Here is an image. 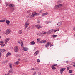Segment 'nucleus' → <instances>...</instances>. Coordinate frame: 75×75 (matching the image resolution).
<instances>
[{"label":"nucleus","mask_w":75,"mask_h":75,"mask_svg":"<svg viewBox=\"0 0 75 75\" xmlns=\"http://www.w3.org/2000/svg\"><path fill=\"white\" fill-rule=\"evenodd\" d=\"M46 34H47V32H40L38 34V35H39V36H41V37H42V36H44V35Z\"/></svg>","instance_id":"f257e3e1"},{"label":"nucleus","mask_w":75,"mask_h":75,"mask_svg":"<svg viewBox=\"0 0 75 75\" xmlns=\"http://www.w3.org/2000/svg\"><path fill=\"white\" fill-rule=\"evenodd\" d=\"M10 32H11V30L10 29H8L6 30L5 34H6V35H8V34H9V33H10Z\"/></svg>","instance_id":"f03ea898"},{"label":"nucleus","mask_w":75,"mask_h":75,"mask_svg":"<svg viewBox=\"0 0 75 75\" xmlns=\"http://www.w3.org/2000/svg\"><path fill=\"white\" fill-rule=\"evenodd\" d=\"M10 40V38H6L5 40V44H7V42H8Z\"/></svg>","instance_id":"7ed1b4c3"},{"label":"nucleus","mask_w":75,"mask_h":75,"mask_svg":"<svg viewBox=\"0 0 75 75\" xmlns=\"http://www.w3.org/2000/svg\"><path fill=\"white\" fill-rule=\"evenodd\" d=\"M14 51L15 52H17L18 51V47L17 46L15 47Z\"/></svg>","instance_id":"20e7f679"},{"label":"nucleus","mask_w":75,"mask_h":75,"mask_svg":"<svg viewBox=\"0 0 75 75\" xmlns=\"http://www.w3.org/2000/svg\"><path fill=\"white\" fill-rule=\"evenodd\" d=\"M62 5V4H59L57 5H56L55 7V8H59L60 7H61Z\"/></svg>","instance_id":"39448f33"},{"label":"nucleus","mask_w":75,"mask_h":75,"mask_svg":"<svg viewBox=\"0 0 75 75\" xmlns=\"http://www.w3.org/2000/svg\"><path fill=\"white\" fill-rule=\"evenodd\" d=\"M66 69V68H61L60 70V74H62V73H63V71H65Z\"/></svg>","instance_id":"423d86ee"},{"label":"nucleus","mask_w":75,"mask_h":75,"mask_svg":"<svg viewBox=\"0 0 75 75\" xmlns=\"http://www.w3.org/2000/svg\"><path fill=\"white\" fill-rule=\"evenodd\" d=\"M54 31V29H51L48 32H47V34H50L51 33H53Z\"/></svg>","instance_id":"0eeeda50"},{"label":"nucleus","mask_w":75,"mask_h":75,"mask_svg":"<svg viewBox=\"0 0 75 75\" xmlns=\"http://www.w3.org/2000/svg\"><path fill=\"white\" fill-rule=\"evenodd\" d=\"M35 27L38 29H39V28H42V26L40 25H35Z\"/></svg>","instance_id":"6e6552de"},{"label":"nucleus","mask_w":75,"mask_h":75,"mask_svg":"<svg viewBox=\"0 0 75 75\" xmlns=\"http://www.w3.org/2000/svg\"><path fill=\"white\" fill-rule=\"evenodd\" d=\"M62 24V22H60L57 23V25L58 26V27H60Z\"/></svg>","instance_id":"1a4fd4ad"},{"label":"nucleus","mask_w":75,"mask_h":75,"mask_svg":"<svg viewBox=\"0 0 75 75\" xmlns=\"http://www.w3.org/2000/svg\"><path fill=\"white\" fill-rule=\"evenodd\" d=\"M36 12H34L32 13V15H31L32 17H34L35 16H36Z\"/></svg>","instance_id":"9d476101"},{"label":"nucleus","mask_w":75,"mask_h":75,"mask_svg":"<svg viewBox=\"0 0 75 75\" xmlns=\"http://www.w3.org/2000/svg\"><path fill=\"white\" fill-rule=\"evenodd\" d=\"M29 23H27V22H26L24 25L25 27H27L29 25Z\"/></svg>","instance_id":"9b49d317"},{"label":"nucleus","mask_w":75,"mask_h":75,"mask_svg":"<svg viewBox=\"0 0 75 75\" xmlns=\"http://www.w3.org/2000/svg\"><path fill=\"white\" fill-rule=\"evenodd\" d=\"M38 53H39V51L37 50L34 53V56H36L38 54Z\"/></svg>","instance_id":"f8f14e48"},{"label":"nucleus","mask_w":75,"mask_h":75,"mask_svg":"<svg viewBox=\"0 0 75 75\" xmlns=\"http://www.w3.org/2000/svg\"><path fill=\"white\" fill-rule=\"evenodd\" d=\"M18 43L19 44H21V47H23V42H20V41H19L18 42Z\"/></svg>","instance_id":"ddd939ff"},{"label":"nucleus","mask_w":75,"mask_h":75,"mask_svg":"<svg viewBox=\"0 0 75 75\" xmlns=\"http://www.w3.org/2000/svg\"><path fill=\"white\" fill-rule=\"evenodd\" d=\"M23 50L24 51H28V48L27 47H24L23 48Z\"/></svg>","instance_id":"4468645a"},{"label":"nucleus","mask_w":75,"mask_h":75,"mask_svg":"<svg viewBox=\"0 0 75 75\" xmlns=\"http://www.w3.org/2000/svg\"><path fill=\"white\" fill-rule=\"evenodd\" d=\"M6 24H10V22L8 20H7V19H6Z\"/></svg>","instance_id":"2eb2a0df"},{"label":"nucleus","mask_w":75,"mask_h":75,"mask_svg":"<svg viewBox=\"0 0 75 75\" xmlns=\"http://www.w3.org/2000/svg\"><path fill=\"white\" fill-rule=\"evenodd\" d=\"M9 7H14V5L13 4H10L9 5Z\"/></svg>","instance_id":"dca6fc26"},{"label":"nucleus","mask_w":75,"mask_h":75,"mask_svg":"<svg viewBox=\"0 0 75 75\" xmlns=\"http://www.w3.org/2000/svg\"><path fill=\"white\" fill-rule=\"evenodd\" d=\"M45 42H46V40H42L40 42V43H45Z\"/></svg>","instance_id":"f3484780"},{"label":"nucleus","mask_w":75,"mask_h":75,"mask_svg":"<svg viewBox=\"0 0 75 75\" xmlns=\"http://www.w3.org/2000/svg\"><path fill=\"white\" fill-rule=\"evenodd\" d=\"M9 55H11V53H9V52H8L6 54V56L7 57H8Z\"/></svg>","instance_id":"a211bd4d"},{"label":"nucleus","mask_w":75,"mask_h":75,"mask_svg":"<svg viewBox=\"0 0 75 75\" xmlns=\"http://www.w3.org/2000/svg\"><path fill=\"white\" fill-rule=\"evenodd\" d=\"M51 68L52 69H53V70H55V69H56V68L54 67V66H52L51 67Z\"/></svg>","instance_id":"6ab92c4d"},{"label":"nucleus","mask_w":75,"mask_h":75,"mask_svg":"<svg viewBox=\"0 0 75 75\" xmlns=\"http://www.w3.org/2000/svg\"><path fill=\"white\" fill-rule=\"evenodd\" d=\"M49 45H50V43H49V42H48L47 43V44L45 45V47H46V48H47V47H48Z\"/></svg>","instance_id":"aec40b11"},{"label":"nucleus","mask_w":75,"mask_h":75,"mask_svg":"<svg viewBox=\"0 0 75 75\" xmlns=\"http://www.w3.org/2000/svg\"><path fill=\"white\" fill-rule=\"evenodd\" d=\"M8 72L9 73H13V72H14V71L12 69H11L8 71Z\"/></svg>","instance_id":"412c9836"},{"label":"nucleus","mask_w":75,"mask_h":75,"mask_svg":"<svg viewBox=\"0 0 75 75\" xmlns=\"http://www.w3.org/2000/svg\"><path fill=\"white\" fill-rule=\"evenodd\" d=\"M51 23V21H46L45 22L46 24H50V23Z\"/></svg>","instance_id":"4be33fe9"},{"label":"nucleus","mask_w":75,"mask_h":75,"mask_svg":"<svg viewBox=\"0 0 75 75\" xmlns=\"http://www.w3.org/2000/svg\"><path fill=\"white\" fill-rule=\"evenodd\" d=\"M6 21V20H0V23H4Z\"/></svg>","instance_id":"5701e85b"},{"label":"nucleus","mask_w":75,"mask_h":75,"mask_svg":"<svg viewBox=\"0 0 75 75\" xmlns=\"http://www.w3.org/2000/svg\"><path fill=\"white\" fill-rule=\"evenodd\" d=\"M0 45H1V47H4V46H5V44L3 43H0Z\"/></svg>","instance_id":"b1692460"},{"label":"nucleus","mask_w":75,"mask_h":75,"mask_svg":"<svg viewBox=\"0 0 75 75\" xmlns=\"http://www.w3.org/2000/svg\"><path fill=\"white\" fill-rule=\"evenodd\" d=\"M32 45H34L35 44V42L34 41H32L30 42Z\"/></svg>","instance_id":"393cba45"},{"label":"nucleus","mask_w":75,"mask_h":75,"mask_svg":"<svg viewBox=\"0 0 75 75\" xmlns=\"http://www.w3.org/2000/svg\"><path fill=\"white\" fill-rule=\"evenodd\" d=\"M37 69H38L37 68H33L31 69V70H37Z\"/></svg>","instance_id":"a878e982"},{"label":"nucleus","mask_w":75,"mask_h":75,"mask_svg":"<svg viewBox=\"0 0 75 75\" xmlns=\"http://www.w3.org/2000/svg\"><path fill=\"white\" fill-rule=\"evenodd\" d=\"M14 64H16V65H17V64H19V62L18 61H17L16 62H15L14 63Z\"/></svg>","instance_id":"bb28decb"},{"label":"nucleus","mask_w":75,"mask_h":75,"mask_svg":"<svg viewBox=\"0 0 75 75\" xmlns=\"http://www.w3.org/2000/svg\"><path fill=\"white\" fill-rule=\"evenodd\" d=\"M19 34H21V33H22V30H20L19 31V33H18Z\"/></svg>","instance_id":"cd10ccee"},{"label":"nucleus","mask_w":75,"mask_h":75,"mask_svg":"<svg viewBox=\"0 0 75 75\" xmlns=\"http://www.w3.org/2000/svg\"><path fill=\"white\" fill-rule=\"evenodd\" d=\"M69 72L70 73V74H72V70H69Z\"/></svg>","instance_id":"c85d7f7f"},{"label":"nucleus","mask_w":75,"mask_h":75,"mask_svg":"<svg viewBox=\"0 0 75 75\" xmlns=\"http://www.w3.org/2000/svg\"><path fill=\"white\" fill-rule=\"evenodd\" d=\"M12 67L13 66H12V64H9L10 68H12Z\"/></svg>","instance_id":"c756f323"},{"label":"nucleus","mask_w":75,"mask_h":75,"mask_svg":"<svg viewBox=\"0 0 75 75\" xmlns=\"http://www.w3.org/2000/svg\"><path fill=\"white\" fill-rule=\"evenodd\" d=\"M52 36L54 38H55V37H57V35H52Z\"/></svg>","instance_id":"7c9ffc66"},{"label":"nucleus","mask_w":75,"mask_h":75,"mask_svg":"<svg viewBox=\"0 0 75 75\" xmlns=\"http://www.w3.org/2000/svg\"><path fill=\"white\" fill-rule=\"evenodd\" d=\"M2 52H6V50L2 49Z\"/></svg>","instance_id":"2f4dec72"},{"label":"nucleus","mask_w":75,"mask_h":75,"mask_svg":"<svg viewBox=\"0 0 75 75\" xmlns=\"http://www.w3.org/2000/svg\"><path fill=\"white\" fill-rule=\"evenodd\" d=\"M44 14H45V16H47V15H48V12L44 13Z\"/></svg>","instance_id":"473e14b6"},{"label":"nucleus","mask_w":75,"mask_h":75,"mask_svg":"<svg viewBox=\"0 0 75 75\" xmlns=\"http://www.w3.org/2000/svg\"><path fill=\"white\" fill-rule=\"evenodd\" d=\"M43 11L42 10H40L39 11V13H42V11Z\"/></svg>","instance_id":"72a5a7b5"},{"label":"nucleus","mask_w":75,"mask_h":75,"mask_svg":"<svg viewBox=\"0 0 75 75\" xmlns=\"http://www.w3.org/2000/svg\"><path fill=\"white\" fill-rule=\"evenodd\" d=\"M59 31V29H58L54 30V33H55V32H56V31Z\"/></svg>","instance_id":"f704fd0d"},{"label":"nucleus","mask_w":75,"mask_h":75,"mask_svg":"<svg viewBox=\"0 0 75 75\" xmlns=\"http://www.w3.org/2000/svg\"><path fill=\"white\" fill-rule=\"evenodd\" d=\"M44 16H45V15L44 14V13H42V17H44Z\"/></svg>","instance_id":"c9c22d12"},{"label":"nucleus","mask_w":75,"mask_h":75,"mask_svg":"<svg viewBox=\"0 0 75 75\" xmlns=\"http://www.w3.org/2000/svg\"><path fill=\"white\" fill-rule=\"evenodd\" d=\"M3 43H4V42L3 41H0V44H3Z\"/></svg>","instance_id":"e433bc0d"},{"label":"nucleus","mask_w":75,"mask_h":75,"mask_svg":"<svg viewBox=\"0 0 75 75\" xmlns=\"http://www.w3.org/2000/svg\"><path fill=\"white\" fill-rule=\"evenodd\" d=\"M37 62H40V60L39 59H38L37 60Z\"/></svg>","instance_id":"4c0bfd02"},{"label":"nucleus","mask_w":75,"mask_h":75,"mask_svg":"<svg viewBox=\"0 0 75 75\" xmlns=\"http://www.w3.org/2000/svg\"><path fill=\"white\" fill-rule=\"evenodd\" d=\"M7 62H8V60H6L4 62V63H7Z\"/></svg>","instance_id":"58836bf2"},{"label":"nucleus","mask_w":75,"mask_h":75,"mask_svg":"<svg viewBox=\"0 0 75 75\" xmlns=\"http://www.w3.org/2000/svg\"><path fill=\"white\" fill-rule=\"evenodd\" d=\"M2 52V49H0V53Z\"/></svg>","instance_id":"ea45409f"},{"label":"nucleus","mask_w":75,"mask_h":75,"mask_svg":"<svg viewBox=\"0 0 75 75\" xmlns=\"http://www.w3.org/2000/svg\"><path fill=\"white\" fill-rule=\"evenodd\" d=\"M69 67H68L67 68V70L68 71L69 70Z\"/></svg>","instance_id":"a19ab883"},{"label":"nucleus","mask_w":75,"mask_h":75,"mask_svg":"<svg viewBox=\"0 0 75 75\" xmlns=\"http://www.w3.org/2000/svg\"><path fill=\"white\" fill-rule=\"evenodd\" d=\"M57 64H54V65L53 66H54V67H55V66H57Z\"/></svg>","instance_id":"79ce46f5"},{"label":"nucleus","mask_w":75,"mask_h":75,"mask_svg":"<svg viewBox=\"0 0 75 75\" xmlns=\"http://www.w3.org/2000/svg\"><path fill=\"white\" fill-rule=\"evenodd\" d=\"M39 15H40V13H36V16H38Z\"/></svg>","instance_id":"37998d69"},{"label":"nucleus","mask_w":75,"mask_h":75,"mask_svg":"<svg viewBox=\"0 0 75 75\" xmlns=\"http://www.w3.org/2000/svg\"><path fill=\"white\" fill-rule=\"evenodd\" d=\"M27 18H31V17L30 16H27Z\"/></svg>","instance_id":"c03bdc74"},{"label":"nucleus","mask_w":75,"mask_h":75,"mask_svg":"<svg viewBox=\"0 0 75 75\" xmlns=\"http://www.w3.org/2000/svg\"><path fill=\"white\" fill-rule=\"evenodd\" d=\"M5 75H9V73H7V74H5Z\"/></svg>","instance_id":"a18cd8bd"},{"label":"nucleus","mask_w":75,"mask_h":75,"mask_svg":"<svg viewBox=\"0 0 75 75\" xmlns=\"http://www.w3.org/2000/svg\"><path fill=\"white\" fill-rule=\"evenodd\" d=\"M38 75H41V73L40 72H39L38 73Z\"/></svg>","instance_id":"49530a36"},{"label":"nucleus","mask_w":75,"mask_h":75,"mask_svg":"<svg viewBox=\"0 0 75 75\" xmlns=\"http://www.w3.org/2000/svg\"><path fill=\"white\" fill-rule=\"evenodd\" d=\"M1 53H0V57H1Z\"/></svg>","instance_id":"de8ad7c7"},{"label":"nucleus","mask_w":75,"mask_h":75,"mask_svg":"<svg viewBox=\"0 0 75 75\" xmlns=\"http://www.w3.org/2000/svg\"><path fill=\"white\" fill-rule=\"evenodd\" d=\"M73 30H74V31H75V27L73 28Z\"/></svg>","instance_id":"09e8293b"},{"label":"nucleus","mask_w":75,"mask_h":75,"mask_svg":"<svg viewBox=\"0 0 75 75\" xmlns=\"http://www.w3.org/2000/svg\"><path fill=\"white\" fill-rule=\"evenodd\" d=\"M36 74V72H34V74H33V75H35Z\"/></svg>","instance_id":"8fccbe9b"},{"label":"nucleus","mask_w":75,"mask_h":75,"mask_svg":"<svg viewBox=\"0 0 75 75\" xmlns=\"http://www.w3.org/2000/svg\"><path fill=\"white\" fill-rule=\"evenodd\" d=\"M6 6H8V4L7 3H6Z\"/></svg>","instance_id":"3c124183"},{"label":"nucleus","mask_w":75,"mask_h":75,"mask_svg":"<svg viewBox=\"0 0 75 75\" xmlns=\"http://www.w3.org/2000/svg\"><path fill=\"white\" fill-rule=\"evenodd\" d=\"M18 57H21V56L20 55H19Z\"/></svg>","instance_id":"603ef678"},{"label":"nucleus","mask_w":75,"mask_h":75,"mask_svg":"<svg viewBox=\"0 0 75 75\" xmlns=\"http://www.w3.org/2000/svg\"><path fill=\"white\" fill-rule=\"evenodd\" d=\"M66 62H67V63H68V61H66Z\"/></svg>","instance_id":"864d4df0"},{"label":"nucleus","mask_w":75,"mask_h":75,"mask_svg":"<svg viewBox=\"0 0 75 75\" xmlns=\"http://www.w3.org/2000/svg\"><path fill=\"white\" fill-rule=\"evenodd\" d=\"M73 66H74V67H75V64L74 65H73Z\"/></svg>","instance_id":"5fc2aeb1"},{"label":"nucleus","mask_w":75,"mask_h":75,"mask_svg":"<svg viewBox=\"0 0 75 75\" xmlns=\"http://www.w3.org/2000/svg\"><path fill=\"white\" fill-rule=\"evenodd\" d=\"M37 40L38 41V40H39V39H37Z\"/></svg>","instance_id":"6e6d98bb"},{"label":"nucleus","mask_w":75,"mask_h":75,"mask_svg":"<svg viewBox=\"0 0 75 75\" xmlns=\"http://www.w3.org/2000/svg\"><path fill=\"white\" fill-rule=\"evenodd\" d=\"M18 60H19V61H20V59H18Z\"/></svg>","instance_id":"4d7b16f0"},{"label":"nucleus","mask_w":75,"mask_h":75,"mask_svg":"<svg viewBox=\"0 0 75 75\" xmlns=\"http://www.w3.org/2000/svg\"><path fill=\"white\" fill-rule=\"evenodd\" d=\"M50 45V47H51V46H52L51 45Z\"/></svg>","instance_id":"13d9d810"},{"label":"nucleus","mask_w":75,"mask_h":75,"mask_svg":"<svg viewBox=\"0 0 75 75\" xmlns=\"http://www.w3.org/2000/svg\"><path fill=\"white\" fill-rule=\"evenodd\" d=\"M7 25H9V24H7Z\"/></svg>","instance_id":"bf43d9fd"},{"label":"nucleus","mask_w":75,"mask_h":75,"mask_svg":"<svg viewBox=\"0 0 75 75\" xmlns=\"http://www.w3.org/2000/svg\"><path fill=\"white\" fill-rule=\"evenodd\" d=\"M52 45V46H54V45Z\"/></svg>","instance_id":"052dcab7"},{"label":"nucleus","mask_w":75,"mask_h":75,"mask_svg":"<svg viewBox=\"0 0 75 75\" xmlns=\"http://www.w3.org/2000/svg\"><path fill=\"white\" fill-rule=\"evenodd\" d=\"M29 14V15L30 16V15H31V13H30V14Z\"/></svg>","instance_id":"680f3d73"},{"label":"nucleus","mask_w":75,"mask_h":75,"mask_svg":"<svg viewBox=\"0 0 75 75\" xmlns=\"http://www.w3.org/2000/svg\"><path fill=\"white\" fill-rule=\"evenodd\" d=\"M26 28H24V29H26Z\"/></svg>","instance_id":"e2e57ef3"},{"label":"nucleus","mask_w":75,"mask_h":75,"mask_svg":"<svg viewBox=\"0 0 75 75\" xmlns=\"http://www.w3.org/2000/svg\"><path fill=\"white\" fill-rule=\"evenodd\" d=\"M1 31V30H0V32Z\"/></svg>","instance_id":"0e129e2a"},{"label":"nucleus","mask_w":75,"mask_h":75,"mask_svg":"<svg viewBox=\"0 0 75 75\" xmlns=\"http://www.w3.org/2000/svg\"><path fill=\"white\" fill-rule=\"evenodd\" d=\"M38 23H39L40 22H39V21H38Z\"/></svg>","instance_id":"69168bd1"},{"label":"nucleus","mask_w":75,"mask_h":75,"mask_svg":"<svg viewBox=\"0 0 75 75\" xmlns=\"http://www.w3.org/2000/svg\"><path fill=\"white\" fill-rule=\"evenodd\" d=\"M0 38H1V36H0Z\"/></svg>","instance_id":"338daca9"},{"label":"nucleus","mask_w":75,"mask_h":75,"mask_svg":"<svg viewBox=\"0 0 75 75\" xmlns=\"http://www.w3.org/2000/svg\"><path fill=\"white\" fill-rule=\"evenodd\" d=\"M74 7H75V5H74Z\"/></svg>","instance_id":"774afa93"}]
</instances>
